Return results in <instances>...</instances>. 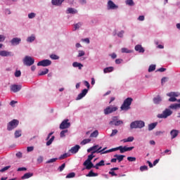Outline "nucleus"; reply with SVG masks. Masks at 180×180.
I'll use <instances>...</instances> for the list:
<instances>
[{"label": "nucleus", "mask_w": 180, "mask_h": 180, "mask_svg": "<svg viewBox=\"0 0 180 180\" xmlns=\"http://www.w3.org/2000/svg\"><path fill=\"white\" fill-rule=\"evenodd\" d=\"M123 34H124V31L122 30L117 34L118 37H123Z\"/></svg>", "instance_id": "obj_62"}, {"label": "nucleus", "mask_w": 180, "mask_h": 180, "mask_svg": "<svg viewBox=\"0 0 180 180\" xmlns=\"http://www.w3.org/2000/svg\"><path fill=\"white\" fill-rule=\"evenodd\" d=\"M118 148L120 150V153L121 154H123V153H126L127 151H131V150H133V148H134V146H131V147H127V146H118Z\"/></svg>", "instance_id": "obj_9"}, {"label": "nucleus", "mask_w": 180, "mask_h": 180, "mask_svg": "<svg viewBox=\"0 0 180 180\" xmlns=\"http://www.w3.org/2000/svg\"><path fill=\"white\" fill-rule=\"evenodd\" d=\"M98 134H99V132L98 131V130H96L91 134L90 137H98Z\"/></svg>", "instance_id": "obj_38"}, {"label": "nucleus", "mask_w": 180, "mask_h": 180, "mask_svg": "<svg viewBox=\"0 0 180 180\" xmlns=\"http://www.w3.org/2000/svg\"><path fill=\"white\" fill-rule=\"evenodd\" d=\"M178 102V100L175 97H170L169 98V102Z\"/></svg>", "instance_id": "obj_59"}, {"label": "nucleus", "mask_w": 180, "mask_h": 180, "mask_svg": "<svg viewBox=\"0 0 180 180\" xmlns=\"http://www.w3.org/2000/svg\"><path fill=\"white\" fill-rule=\"evenodd\" d=\"M20 41H22L20 38L15 37L11 39V43L13 46H18V44H20Z\"/></svg>", "instance_id": "obj_14"}, {"label": "nucleus", "mask_w": 180, "mask_h": 180, "mask_svg": "<svg viewBox=\"0 0 180 180\" xmlns=\"http://www.w3.org/2000/svg\"><path fill=\"white\" fill-rule=\"evenodd\" d=\"M64 168H65V163H63L61 166L58 167L60 172H62V171H64Z\"/></svg>", "instance_id": "obj_52"}, {"label": "nucleus", "mask_w": 180, "mask_h": 180, "mask_svg": "<svg viewBox=\"0 0 180 180\" xmlns=\"http://www.w3.org/2000/svg\"><path fill=\"white\" fill-rule=\"evenodd\" d=\"M136 51H139V53H144V48L141 45H136L135 46Z\"/></svg>", "instance_id": "obj_23"}, {"label": "nucleus", "mask_w": 180, "mask_h": 180, "mask_svg": "<svg viewBox=\"0 0 180 180\" xmlns=\"http://www.w3.org/2000/svg\"><path fill=\"white\" fill-rule=\"evenodd\" d=\"M57 161V158H52L46 161V164H51V162H56Z\"/></svg>", "instance_id": "obj_47"}, {"label": "nucleus", "mask_w": 180, "mask_h": 180, "mask_svg": "<svg viewBox=\"0 0 180 180\" xmlns=\"http://www.w3.org/2000/svg\"><path fill=\"white\" fill-rule=\"evenodd\" d=\"M11 168V166H6L5 167H4L3 169H1L0 170V172H5V171H8V169H9Z\"/></svg>", "instance_id": "obj_54"}, {"label": "nucleus", "mask_w": 180, "mask_h": 180, "mask_svg": "<svg viewBox=\"0 0 180 180\" xmlns=\"http://www.w3.org/2000/svg\"><path fill=\"white\" fill-rule=\"evenodd\" d=\"M33 150H34V146H28L27 148V153H31V151H33Z\"/></svg>", "instance_id": "obj_56"}, {"label": "nucleus", "mask_w": 180, "mask_h": 180, "mask_svg": "<svg viewBox=\"0 0 180 180\" xmlns=\"http://www.w3.org/2000/svg\"><path fill=\"white\" fill-rule=\"evenodd\" d=\"M64 0H52V4L57 6H60L63 4Z\"/></svg>", "instance_id": "obj_24"}, {"label": "nucleus", "mask_w": 180, "mask_h": 180, "mask_svg": "<svg viewBox=\"0 0 180 180\" xmlns=\"http://www.w3.org/2000/svg\"><path fill=\"white\" fill-rule=\"evenodd\" d=\"M46 74H49V69H47V68L44 69V70H42V71H40L38 73V75H39V76L46 75Z\"/></svg>", "instance_id": "obj_30"}, {"label": "nucleus", "mask_w": 180, "mask_h": 180, "mask_svg": "<svg viewBox=\"0 0 180 180\" xmlns=\"http://www.w3.org/2000/svg\"><path fill=\"white\" fill-rule=\"evenodd\" d=\"M88 143H91V139H84L80 144H82V146H85V144H88Z\"/></svg>", "instance_id": "obj_34"}, {"label": "nucleus", "mask_w": 180, "mask_h": 180, "mask_svg": "<svg viewBox=\"0 0 180 180\" xmlns=\"http://www.w3.org/2000/svg\"><path fill=\"white\" fill-rule=\"evenodd\" d=\"M108 5L110 9H117V6H116V4L111 0L108 1Z\"/></svg>", "instance_id": "obj_16"}, {"label": "nucleus", "mask_w": 180, "mask_h": 180, "mask_svg": "<svg viewBox=\"0 0 180 180\" xmlns=\"http://www.w3.org/2000/svg\"><path fill=\"white\" fill-rule=\"evenodd\" d=\"M178 134H179V131L176 129H173L170 131V135L172 136V139H175L178 136Z\"/></svg>", "instance_id": "obj_15"}, {"label": "nucleus", "mask_w": 180, "mask_h": 180, "mask_svg": "<svg viewBox=\"0 0 180 180\" xmlns=\"http://www.w3.org/2000/svg\"><path fill=\"white\" fill-rule=\"evenodd\" d=\"M23 63L25 65L30 67V65H33L34 64V59L31 56H26L23 59Z\"/></svg>", "instance_id": "obj_4"}, {"label": "nucleus", "mask_w": 180, "mask_h": 180, "mask_svg": "<svg viewBox=\"0 0 180 180\" xmlns=\"http://www.w3.org/2000/svg\"><path fill=\"white\" fill-rule=\"evenodd\" d=\"M54 139H56L54 136H51V138L46 142V146H51L53 141H54Z\"/></svg>", "instance_id": "obj_33"}, {"label": "nucleus", "mask_w": 180, "mask_h": 180, "mask_svg": "<svg viewBox=\"0 0 180 180\" xmlns=\"http://www.w3.org/2000/svg\"><path fill=\"white\" fill-rule=\"evenodd\" d=\"M126 4L129 6H133V5H134V1H133V0H127Z\"/></svg>", "instance_id": "obj_43"}, {"label": "nucleus", "mask_w": 180, "mask_h": 180, "mask_svg": "<svg viewBox=\"0 0 180 180\" xmlns=\"http://www.w3.org/2000/svg\"><path fill=\"white\" fill-rule=\"evenodd\" d=\"M170 109H179L180 108V103H175V104H172L169 105Z\"/></svg>", "instance_id": "obj_29"}, {"label": "nucleus", "mask_w": 180, "mask_h": 180, "mask_svg": "<svg viewBox=\"0 0 180 180\" xmlns=\"http://www.w3.org/2000/svg\"><path fill=\"white\" fill-rule=\"evenodd\" d=\"M50 58H51V60H58V58H60V57H58V56H57L56 54H51V55H50Z\"/></svg>", "instance_id": "obj_42"}, {"label": "nucleus", "mask_w": 180, "mask_h": 180, "mask_svg": "<svg viewBox=\"0 0 180 180\" xmlns=\"http://www.w3.org/2000/svg\"><path fill=\"white\" fill-rule=\"evenodd\" d=\"M20 136H22V131H15V139H18V137H20Z\"/></svg>", "instance_id": "obj_39"}, {"label": "nucleus", "mask_w": 180, "mask_h": 180, "mask_svg": "<svg viewBox=\"0 0 180 180\" xmlns=\"http://www.w3.org/2000/svg\"><path fill=\"white\" fill-rule=\"evenodd\" d=\"M86 176H98V173L94 172V171L91 170L88 174L86 175Z\"/></svg>", "instance_id": "obj_32"}, {"label": "nucleus", "mask_w": 180, "mask_h": 180, "mask_svg": "<svg viewBox=\"0 0 180 180\" xmlns=\"http://www.w3.org/2000/svg\"><path fill=\"white\" fill-rule=\"evenodd\" d=\"M79 148H81V146H79V145H76V146L72 147L69 151L72 154H77V153H78V151H79Z\"/></svg>", "instance_id": "obj_12"}, {"label": "nucleus", "mask_w": 180, "mask_h": 180, "mask_svg": "<svg viewBox=\"0 0 180 180\" xmlns=\"http://www.w3.org/2000/svg\"><path fill=\"white\" fill-rule=\"evenodd\" d=\"M96 153H94V151L91 152V154L88 156V158L86 160H85L84 164H86L87 162H91L94 158H95V154Z\"/></svg>", "instance_id": "obj_18"}, {"label": "nucleus", "mask_w": 180, "mask_h": 180, "mask_svg": "<svg viewBox=\"0 0 180 180\" xmlns=\"http://www.w3.org/2000/svg\"><path fill=\"white\" fill-rule=\"evenodd\" d=\"M83 56H85V52L84 51H79L77 57H83Z\"/></svg>", "instance_id": "obj_58"}, {"label": "nucleus", "mask_w": 180, "mask_h": 180, "mask_svg": "<svg viewBox=\"0 0 180 180\" xmlns=\"http://www.w3.org/2000/svg\"><path fill=\"white\" fill-rule=\"evenodd\" d=\"M38 67H49V65H51V60L49 59H45L39 61L37 63Z\"/></svg>", "instance_id": "obj_8"}, {"label": "nucleus", "mask_w": 180, "mask_h": 180, "mask_svg": "<svg viewBox=\"0 0 180 180\" xmlns=\"http://www.w3.org/2000/svg\"><path fill=\"white\" fill-rule=\"evenodd\" d=\"M68 122H70V120L66 119L61 122V124H60V130H64V129L70 128V127L71 126V123Z\"/></svg>", "instance_id": "obj_7"}, {"label": "nucleus", "mask_w": 180, "mask_h": 180, "mask_svg": "<svg viewBox=\"0 0 180 180\" xmlns=\"http://www.w3.org/2000/svg\"><path fill=\"white\" fill-rule=\"evenodd\" d=\"M82 26V24L81 22H78L75 25V30H77L79 27H81Z\"/></svg>", "instance_id": "obj_55"}, {"label": "nucleus", "mask_w": 180, "mask_h": 180, "mask_svg": "<svg viewBox=\"0 0 180 180\" xmlns=\"http://www.w3.org/2000/svg\"><path fill=\"white\" fill-rule=\"evenodd\" d=\"M98 147H99V145H96L87 150V153H91V151H96L98 150Z\"/></svg>", "instance_id": "obj_28"}, {"label": "nucleus", "mask_w": 180, "mask_h": 180, "mask_svg": "<svg viewBox=\"0 0 180 180\" xmlns=\"http://www.w3.org/2000/svg\"><path fill=\"white\" fill-rule=\"evenodd\" d=\"M97 165H99L100 167H103V165H105V160H101L98 163H97Z\"/></svg>", "instance_id": "obj_60"}, {"label": "nucleus", "mask_w": 180, "mask_h": 180, "mask_svg": "<svg viewBox=\"0 0 180 180\" xmlns=\"http://www.w3.org/2000/svg\"><path fill=\"white\" fill-rule=\"evenodd\" d=\"M124 157H126L125 155H115L114 158H117V160L118 161V162H122V161H123V159L124 158Z\"/></svg>", "instance_id": "obj_21"}, {"label": "nucleus", "mask_w": 180, "mask_h": 180, "mask_svg": "<svg viewBox=\"0 0 180 180\" xmlns=\"http://www.w3.org/2000/svg\"><path fill=\"white\" fill-rule=\"evenodd\" d=\"M118 120L117 117L115 116L112 117V121L110 122L109 124H115V123H116V122Z\"/></svg>", "instance_id": "obj_35"}, {"label": "nucleus", "mask_w": 180, "mask_h": 180, "mask_svg": "<svg viewBox=\"0 0 180 180\" xmlns=\"http://www.w3.org/2000/svg\"><path fill=\"white\" fill-rule=\"evenodd\" d=\"M105 148H103L102 149V147H100L96 150L93 151V153H96L97 154H99V153H101V154H108V153H105Z\"/></svg>", "instance_id": "obj_20"}, {"label": "nucleus", "mask_w": 180, "mask_h": 180, "mask_svg": "<svg viewBox=\"0 0 180 180\" xmlns=\"http://www.w3.org/2000/svg\"><path fill=\"white\" fill-rule=\"evenodd\" d=\"M65 133H68V129L61 131L60 137H65Z\"/></svg>", "instance_id": "obj_46"}, {"label": "nucleus", "mask_w": 180, "mask_h": 180, "mask_svg": "<svg viewBox=\"0 0 180 180\" xmlns=\"http://www.w3.org/2000/svg\"><path fill=\"white\" fill-rule=\"evenodd\" d=\"M33 176V173H25L22 177L21 179H29Z\"/></svg>", "instance_id": "obj_25"}, {"label": "nucleus", "mask_w": 180, "mask_h": 180, "mask_svg": "<svg viewBox=\"0 0 180 180\" xmlns=\"http://www.w3.org/2000/svg\"><path fill=\"white\" fill-rule=\"evenodd\" d=\"M67 12L68 13H72V15H75V13H78V11L72 8H68Z\"/></svg>", "instance_id": "obj_26"}, {"label": "nucleus", "mask_w": 180, "mask_h": 180, "mask_svg": "<svg viewBox=\"0 0 180 180\" xmlns=\"http://www.w3.org/2000/svg\"><path fill=\"white\" fill-rule=\"evenodd\" d=\"M115 126H120V124H123V121L117 120L114 123Z\"/></svg>", "instance_id": "obj_53"}, {"label": "nucleus", "mask_w": 180, "mask_h": 180, "mask_svg": "<svg viewBox=\"0 0 180 180\" xmlns=\"http://www.w3.org/2000/svg\"><path fill=\"white\" fill-rule=\"evenodd\" d=\"M117 129H112L111 134L110 135V137H113L117 134Z\"/></svg>", "instance_id": "obj_45"}, {"label": "nucleus", "mask_w": 180, "mask_h": 180, "mask_svg": "<svg viewBox=\"0 0 180 180\" xmlns=\"http://www.w3.org/2000/svg\"><path fill=\"white\" fill-rule=\"evenodd\" d=\"M88 94V89H84L82 91V92L80 94H78L76 101H79L81 99H82V98H84V96H85V95H86Z\"/></svg>", "instance_id": "obj_11"}, {"label": "nucleus", "mask_w": 180, "mask_h": 180, "mask_svg": "<svg viewBox=\"0 0 180 180\" xmlns=\"http://www.w3.org/2000/svg\"><path fill=\"white\" fill-rule=\"evenodd\" d=\"M0 56L1 57H12V56H13V54L11 51H0Z\"/></svg>", "instance_id": "obj_13"}, {"label": "nucleus", "mask_w": 180, "mask_h": 180, "mask_svg": "<svg viewBox=\"0 0 180 180\" xmlns=\"http://www.w3.org/2000/svg\"><path fill=\"white\" fill-rule=\"evenodd\" d=\"M157 124H158V122H153L148 124V130L149 131H151V130H154L155 127H157Z\"/></svg>", "instance_id": "obj_22"}, {"label": "nucleus", "mask_w": 180, "mask_h": 180, "mask_svg": "<svg viewBox=\"0 0 180 180\" xmlns=\"http://www.w3.org/2000/svg\"><path fill=\"white\" fill-rule=\"evenodd\" d=\"M29 19H33L34 18H36V14L34 13H30L28 14Z\"/></svg>", "instance_id": "obj_51"}, {"label": "nucleus", "mask_w": 180, "mask_h": 180, "mask_svg": "<svg viewBox=\"0 0 180 180\" xmlns=\"http://www.w3.org/2000/svg\"><path fill=\"white\" fill-rule=\"evenodd\" d=\"M122 53H131V51L129 50V49H127V48H122Z\"/></svg>", "instance_id": "obj_48"}, {"label": "nucleus", "mask_w": 180, "mask_h": 180, "mask_svg": "<svg viewBox=\"0 0 180 180\" xmlns=\"http://www.w3.org/2000/svg\"><path fill=\"white\" fill-rule=\"evenodd\" d=\"M167 81H168V78L167 77H163L161 80L162 84H164L165 82H167Z\"/></svg>", "instance_id": "obj_64"}, {"label": "nucleus", "mask_w": 180, "mask_h": 180, "mask_svg": "<svg viewBox=\"0 0 180 180\" xmlns=\"http://www.w3.org/2000/svg\"><path fill=\"white\" fill-rule=\"evenodd\" d=\"M36 37H34V36H31L27 39V41H28V43H32V41H34Z\"/></svg>", "instance_id": "obj_36"}, {"label": "nucleus", "mask_w": 180, "mask_h": 180, "mask_svg": "<svg viewBox=\"0 0 180 180\" xmlns=\"http://www.w3.org/2000/svg\"><path fill=\"white\" fill-rule=\"evenodd\" d=\"M83 165L86 167V169H91V168H94V163H92V162H87L86 164L84 162Z\"/></svg>", "instance_id": "obj_17"}, {"label": "nucleus", "mask_w": 180, "mask_h": 180, "mask_svg": "<svg viewBox=\"0 0 180 180\" xmlns=\"http://www.w3.org/2000/svg\"><path fill=\"white\" fill-rule=\"evenodd\" d=\"M153 71H155V65H151L149 66L148 72H153Z\"/></svg>", "instance_id": "obj_37"}, {"label": "nucleus", "mask_w": 180, "mask_h": 180, "mask_svg": "<svg viewBox=\"0 0 180 180\" xmlns=\"http://www.w3.org/2000/svg\"><path fill=\"white\" fill-rule=\"evenodd\" d=\"M146 126V124L143 121L139 120V121H134L132 122L130 124L131 129H143Z\"/></svg>", "instance_id": "obj_2"}, {"label": "nucleus", "mask_w": 180, "mask_h": 180, "mask_svg": "<svg viewBox=\"0 0 180 180\" xmlns=\"http://www.w3.org/2000/svg\"><path fill=\"white\" fill-rule=\"evenodd\" d=\"M117 150H119V146L117 147V148H114L110 149L108 150H105L104 153H112L113 151H117Z\"/></svg>", "instance_id": "obj_44"}, {"label": "nucleus", "mask_w": 180, "mask_h": 180, "mask_svg": "<svg viewBox=\"0 0 180 180\" xmlns=\"http://www.w3.org/2000/svg\"><path fill=\"white\" fill-rule=\"evenodd\" d=\"M10 89L11 92H14V94H16V92H19V91L22 89V85L13 84L11 86Z\"/></svg>", "instance_id": "obj_10"}, {"label": "nucleus", "mask_w": 180, "mask_h": 180, "mask_svg": "<svg viewBox=\"0 0 180 180\" xmlns=\"http://www.w3.org/2000/svg\"><path fill=\"white\" fill-rule=\"evenodd\" d=\"M18 124L19 121L18 120H13L8 124L7 130H8V131H11V130H13V129H16Z\"/></svg>", "instance_id": "obj_3"}, {"label": "nucleus", "mask_w": 180, "mask_h": 180, "mask_svg": "<svg viewBox=\"0 0 180 180\" xmlns=\"http://www.w3.org/2000/svg\"><path fill=\"white\" fill-rule=\"evenodd\" d=\"M133 102V98L128 97L124 101V103L121 105V110H129L130 109V105H131V103Z\"/></svg>", "instance_id": "obj_1"}, {"label": "nucleus", "mask_w": 180, "mask_h": 180, "mask_svg": "<svg viewBox=\"0 0 180 180\" xmlns=\"http://www.w3.org/2000/svg\"><path fill=\"white\" fill-rule=\"evenodd\" d=\"M127 160L129 161V162H134V161H136V158H134V157H128Z\"/></svg>", "instance_id": "obj_49"}, {"label": "nucleus", "mask_w": 180, "mask_h": 180, "mask_svg": "<svg viewBox=\"0 0 180 180\" xmlns=\"http://www.w3.org/2000/svg\"><path fill=\"white\" fill-rule=\"evenodd\" d=\"M116 110H117V107L110 105L104 109V114L110 115V113H113V112H116Z\"/></svg>", "instance_id": "obj_6"}, {"label": "nucleus", "mask_w": 180, "mask_h": 180, "mask_svg": "<svg viewBox=\"0 0 180 180\" xmlns=\"http://www.w3.org/2000/svg\"><path fill=\"white\" fill-rule=\"evenodd\" d=\"M72 67H74L75 68H78L79 70H82V67H84V65H82V63H79L78 62H74L72 63Z\"/></svg>", "instance_id": "obj_19"}, {"label": "nucleus", "mask_w": 180, "mask_h": 180, "mask_svg": "<svg viewBox=\"0 0 180 180\" xmlns=\"http://www.w3.org/2000/svg\"><path fill=\"white\" fill-rule=\"evenodd\" d=\"M162 99H161V97L160 96H158L156 98H153L154 103L158 104L160 102H161Z\"/></svg>", "instance_id": "obj_31"}, {"label": "nucleus", "mask_w": 180, "mask_h": 180, "mask_svg": "<svg viewBox=\"0 0 180 180\" xmlns=\"http://www.w3.org/2000/svg\"><path fill=\"white\" fill-rule=\"evenodd\" d=\"M127 139L128 143H131V141H134V137H133V136H129V137H128Z\"/></svg>", "instance_id": "obj_61"}, {"label": "nucleus", "mask_w": 180, "mask_h": 180, "mask_svg": "<svg viewBox=\"0 0 180 180\" xmlns=\"http://www.w3.org/2000/svg\"><path fill=\"white\" fill-rule=\"evenodd\" d=\"M114 68L113 67H108L103 69L104 74H108V72H112L113 71Z\"/></svg>", "instance_id": "obj_27"}, {"label": "nucleus", "mask_w": 180, "mask_h": 180, "mask_svg": "<svg viewBox=\"0 0 180 180\" xmlns=\"http://www.w3.org/2000/svg\"><path fill=\"white\" fill-rule=\"evenodd\" d=\"M37 162H39V164H41V162H43V157L39 156V157L37 158Z\"/></svg>", "instance_id": "obj_63"}, {"label": "nucleus", "mask_w": 180, "mask_h": 180, "mask_svg": "<svg viewBox=\"0 0 180 180\" xmlns=\"http://www.w3.org/2000/svg\"><path fill=\"white\" fill-rule=\"evenodd\" d=\"M75 178V173L71 172L66 176V179Z\"/></svg>", "instance_id": "obj_41"}, {"label": "nucleus", "mask_w": 180, "mask_h": 180, "mask_svg": "<svg viewBox=\"0 0 180 180\" xmlns=\"http://www.w3.org/2000/svg\"><path fill=\"white\" fill-rule=\"evenodd\" d=\"M20 75H22V72H20V70H16L15 72V77L18 78V77H20Z\"/></svg>", "instance_id": "obj_50"}, {"label": "nucleus", "mask_w": 180, "mask_h": 180, "mask_svg": "<svg viewBox=\"0 0 180 180\" xmlns=\"http://www.w3.org/2000/svg\"><path fill=\"white\" fill-rule=\"evenodd\" d=\"M68 157V154L65 153L59 157V160H64V158H67Z\"/></svg>", "instance_id": "obj_57"}, {"label": "nucleus", "mask_w": 180, "mask_h": 180, "mask_svg": "<svg viewBox=\"0 0 180 180\" xmlns=\"http://www.w3.org/2000/svg\"><path fill=\"white\" fill-rule=\"evenodd\" d=\"M148 166L143 165V166L140 167V171L141 172H143L144 171H148Z\"/></svg>", "instance_id": "obj_40"}, {"label": "nucleus", "mask_w": 180, "mask_h": 180, "mask_svg": "<svg viewBox=\"0 0 180 180\" xmlns=\"http://www.w3.org/2000/svg\"><path fill=\"white\" fill-rule=\"evenodd\" d=\"M172 115V111H171L169 109H166L162 114H159L158 117H159V119H167L168 116H171Z\"/></svg>", "instance_id": "obj_5"}]
</instances>
